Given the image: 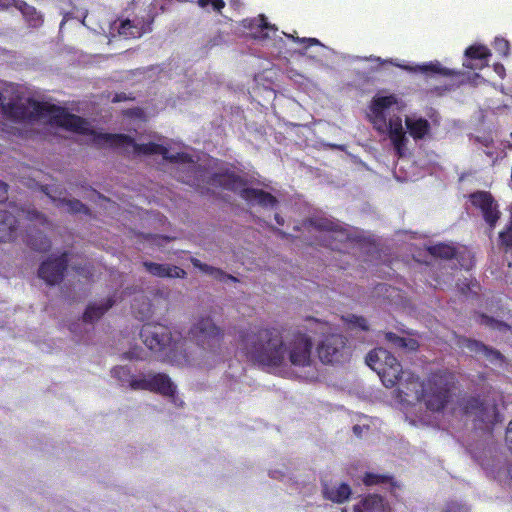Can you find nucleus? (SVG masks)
I'll return each mask as SVG.
<instances>
[{"instance_id":"nucleus-1","label":"nucleus","mask_w":512,"mask_h":512,"mask_svg":"<svg viewBox=\"0 0 512 512\" xmlns=\"http://www.w3.org/2000/svg\"><path fill=\"white\" fill-rule=\"evenodd\" d=\"M3 113L13 119H47L53 125L67 130L86 134L92 143L98 146H110L123 148L133 154H160L164 159L176 162H192L191 157L184 152L171 153L169 149L155 143L137 144L134 139L123 134H108L98 132L91 128L90 124L82 118L67 113L64 109L48 103H40L31 99H20L19 102L1 105Z\"/></svg>"},{"instance_id":"nucleus-2","label":"nucleus","mask_w":512,"mask_h":512,"mask_svg":"<svg viewBox=\"0 0 512 512\" xmlns=\"http://www.w3.org/2000/svg\"><path fill=\"white\" fill-rule=\"evenodd\" d=\"M238 346L251 361L266 367L311 364L313 343L301 332L286 333L276 326H250L239 331Z\"/></svg>"},{"instance_id":"nucleus-3","label":"nucleus","mask_w":512,"mask_h":512,"mask_svg":"<svg viewBox=\"0 0 512 512\" xmlns=\"http://www.w3.org/2000/svg\"><path fill=\"white\" fill-rule=\"evenodd\" d=\"M402 106L393 95L376 96L371 102L369 120L374 129L380 134L386 135L399 157H403L407 151L409 142L406 133L415 140L425 139L430 133L428 120L417 116H406L405 126L399 116Z\"/></svg>"},{"instance_id":"nucleus-4","label":"nucleus","mask_w":512,"mask_h":512,"mask_svg":"<svg viewBox=\"0 0 512 512\" xmlns=\"http://www.w3.org/2000/svg\"><path fill=\"white\" fill-rule=\"evenodd\" d=\"M450 375L447 373L433 374L426 383L419 382L418 378L408 375L403 383L400 393L404 395L403 401L424 400L428 409L439 411L448 403Z\"/></svg>"},{"instance_id":"nucleus-5","label":"nucleus","mask_w":512,"mask_h":512,"mask_svg":"<svg viewBox=\"0 0 512 512\" xmlns=\"http://www.w3.org/2000/svg\"><path fill=\"white\" fill-rule=\"evenodd\" d=\"M141 337L150 350L163 352L172 361L180 363L176 355L181 347L179 332H172L171 328L162 324H146L141 330Z\"/></svg>"},{"instance_id":"nucleus-6","label":"nucleus","mask_w":512,"mask_h":512,"mask_svg":"<svg viewBox=\"0 0 512 512\" xmlns=\"http://www.w3.org/2000/svg\"><path fill=\"white\" fill-rule=\"evenodd\" d=\"M112 375L122 385L128 384L133 390L155 391L166 396H173L176 390L170 378L161 373L131 376L130 371L126 367H116L112 370Z\"/></svg>"},{"instance_id":"nucleus-7","label":"nucleus","mask_w":512,"mask_h":512,"mask_svg":"<svg viewBox=\"0 0 512 512\" xmlns=\"http://www.w3.org/2000/svg\"><path fill=\"white\" fill-rule=\"evenodd\" d=\"M190 336L206 353L215 354L224 337L223 330L210 316H201L190 328Z\"/></svg>"},{"instance_id":"nucleus-8","label":"nucleus","mask_w":512,"mask_h":512,"mask_svg":"<svg viewBox=\"0 0 512 512\" xmlns=\"http://www.w3.org/2000/svg\"><path fill=\"white\" fill-rule=\"evenodd\" d=\"M366 362L377 372L386 387H393L400 380L401 365L387 350L374 349L367 355Z\"/></svg>"},{"instance_id":"nucleus-9","label":"nucleus","mask_w":512,"mask_h":512,"mask_svg":"<svg viewBox=\"0 0 512 512\" xmlns=\"http://www.w3.org/2000/svg\"><path fill=\"white\" fill-rule=\"evenodd\" d=\"M216 181L226 189L239 193L251 204H258L264 208H273L277 204V199L273 195L260 189L246 187L243 180L234 174L221 175Z\"/></svg>"},{"instance_id":"nucleus-10","label":"nucleus","mask_w":512,"mask_h":512,"mask_svg":"<svg viewBox=\"0 0 512 512\" xmlns=\"http://www.w3.org/2000/svg\"><path fill=\"white\" fill-rule=\"evenodd\" d=\"M23 219L37 220L41 224L45 222V218L34 210L18 209L16 207H11V210H2L0 211V241L13 240L16 225Z\"/></svg>"},{"instance_id":"nucleus-11","label":"nucleus","mask_w":512,"mask_h":512,"mask_svg":"<svg viewBox=\"0 0 512 512\" xmlns=\"http://www.w3.org/2000/svg\"><path fill=\"white\" fill-rule=\"evenodd\" d=\"M319 359L323 363H338L348 356L344 338L338 334L327 336L317 348Z\"/></svg>"},{"instance_id":"nucleus-12","label":"nucleus","mask_w":512,"mask_h":512,"mask_svg":"<svg viewBox=\"0 0 512 512\" xmlns=\"http://www.w3.org/2000/svg\"><path fill=\"white\" fill-rule=\"evenodd\" d=\"M66 263L67 259L65 254L61 255L59 258L43 262L39 269V277L50 285L58 283L62 279Z\"/></svg>"},{"instance_id":"nucleus-13","label":"nucleus","mask_w":512,"mask_h":512,"mask_svg":"<svg viewBox=\"0 0 512 512\" xmlns=\"http://www.w3.org/2000/svg\"><path fill=\"white\" fill-rule=\"evenodd\" d=\"M470 199L474 206L481 209L485 220L493 226L499 218V212L491 195L487 192H477L472 194Z\"/></svg>"},{"instance_id":"nucleus-14","label":"nucleus","mask_w":512,"mask_h":512,"mask_svg":"<svg viewBox=\"0 0 512 512\" xmlns=\"http://www.w3.org/2000/svg\"><path fill=\"white\" fill-rule=\"evenodd\" d=\"M143 265L150 274L157 277L184 278L186 275V272L177 266L153 262H144Z\"/></svg>"},{"instance_id":"nucleus-15","label":"nucleus","mask_w":512,"mask_h":512,"mask_svg":"<svg viewBox=\"0 0 512 512\" xmlns=\"http://www.w3.org/2000/svg\"><path fill=\"white\" fill-rule=\"evenodd\" d=\"M469 404L471 406V410L470 407L467 406L465 408L467 414H475L479 420L489 424H493L498 421L495 406L491 405L483 407V405L476 399L469 401Z\"/></svg>"},{"instance_id":"nucleus-16","label":"nucleus","mask_w":512,"mask_h":512,"mask_svg":"<svg viewBox=\"0 0 512 512\" xmlns=\"http://www.w3.org/2000/svg\"><path fill=\"white\" fill-rule=\"evenodd\" d=\"M323 494L325 498L336 502L343 503L351 495V489L349 485L345 483H339L332 486L324 485Z\"/></svg>"},{"instance_id":"nucleus-17","label":"nucleus","mask_w":512,"mask_h":512,"mask_svg":"<svg viewBox=\"0 0 512 512\" xmlns=\"http://www.w3.org/2000/svg\"><path fill=\"white\" fill-rule=\"evenodd\" d=\"M385 339L392 345V347L407 352L415 351L419 347V343L416 339L411 337H400L392 332L386 333Z\"/></svg>"},{"instance_id":"nucleus-18","label":"nucleus","mask_w":512,"mask_h":512,"mask_svg":"<svg viewBox=\"0 0 512 512\" xmlns=\"http://www.w3.org/2000/svg\"><path fill=\"white\" fill-rule=\"evenodd\" d=\"M194 267L201 270L203 273L212 276L214 279L225 282L227 280L237 281V279L229 274H226L221 269L202 263L200 260L193 258L191 260Z\"/></svg>"},{"instance_id":"nucleus-19","label":"nucleus","mask_w":512,"mask_h":512,"mask_svg":"<svg viewBox=\"0 0 512 512\" xmlns=\"http://www.w3.org/2000/svg\"><path fill=\"white\" fill-rule=\"evenodd\" d=\"M119 35L124 38H139L145 33L144 24L140 22H133L131 20H124L118 27Z\"/></svg>"},{"instance_id":"nucleus-20","label":"nucleus","mask_w":512,"mask_h":512,"mask_svg":"<svg viewBox=\"0 0 512 512\" xmlns=\"http://www.w3.org/2000/svg\"><path fill=\"white\" fill-rule=\"evenodd\" d=\"M362 505L363 510L356 506L354 512H390V508L377 495L367 497Z\"/></svg>"},{"instance_id":"nucleus-21","label":"nucleus","mask_w":512,"mask_h":512,"mask_svg":"<svg viewBox=\"0 0 512 512\" xmlns=\"http://www.w3.org/2000/svg\"><path fill=\"white\" fill-rule=\"evenodd\" d=\"M115 303V300L108 299L105 302L95 303L86 309L84 313V320L86 322H93L98 320L112 305Z\"/></svg>"},{"instance_id":"nucleus-22","label":"nucleus","mask_w":512,"mask_h":512,"mask_svg":"<svg viewBox=\"0 0 512 512\" xmlns=\"http://www.w3.org/2000/svg\"><path fill=\"white\" fill-rule=\"evenodd\" d=\"M314 223L316 227H318L320 230L327 231L328 233H330V238L334 240L342 242L345 239H347L346 232L343 229L338 228L337 225H335L334 223L327 219H320L318 221H315Z\"/></svg>"},{"instance_id":"nucleus-23","label":"nucleus","mask_w":512,"mask_h":512,"mask_svg":"<svg viewBox=\"0 0 512 512\" xmlns=\"http://www.w3.org/2000/svg\"><path fill=\"white\" fill-rule=\"evenodd\" d=\"M466 346L471 352H475L476 354H482L486 356L487 358L491 360H498L501 358V355L499 352L489 349L488 347L484 346L480 342L473 341V340H467Z\"/></svg>"},{"instance_id":"nucleus-24","label":"nucleus","mask_w":512,"mask_h":512,"mask_svg":"<svg viewBox=\"0 0 512 512\" xmlns=\"http://www.w3.org/2000/svg\"><path fill=\"white\" fill-rule=\"evenodd\" d=\"M490 55V50L483 45H473L465 51V56L471 59L487 60Z\"/></svg>"},{"instance_id":"nucleus-25","label":"nucleus","mask_w":512,"mask_h":512,"mask_svg":"<svg viewBox=\"0 0 512 512\" xmlns=\"http://www.w3.org/2000/svg\"><path fill=\"white\" fill-rule=\"evenodd\" d=\"M415 70L423 72V73L430 72V73L441 74L444 76H450V75L454 74V72L452 70L442 67L439 62H430L428 64L418 66Z\"/></svg>"},{"instance_id":"nucleus-26","label":"nucleus","mask_w":512,"mask_h":512,"mask_svg":"<svg viewBox=\"0 0 512 512\" xmlns=\"http://www.w3.org/2000/svg\"><path fill=\"white\" fill-rule=\"evenodd\" d=\"M431 254L437 257L450 259L455 255V249L447 244H439L431 247Z\"/></svg>"},{"instance_id":"nucleus-27","label":"nucleus","mask_w":512,"mask_h":512,"mask_svg":"<svg viewBox=\"0 0 512 512\" xmlns=\"http://www.w3.org/2000/svg\"><path fill=\"white\" fill-rule=\"evenodd\" d=\"M53 201L57 202V206L62 207L66 211L69 212H81L84 208L82 203L78 200L71 199H53Z\"/></svg>"},{"instance_id":"nucleus-28","label":"nucleus","mask_w":512,"mask_h":512,"mask_svg":"<svg viewBox=\"0 0 512 512\" xmlns=\"http://www.w3.org/2000/svg\"><path fill=\"white\" fill-rule=\"evenodd\" d=\"M141 298L143 299L141 307L137 308L136 304L134 303L132 304V308L137 311L138 317L140 319H145L149 317L150 314L152 313V308L151 304L149 303V301H147V299L144 296H141Z\"/></svg>"},{"instance_id":"nucleus-29","label":"nucleus","mask_w":512,"mask_h":512,"mask_svg":"<svg viewBox=\"0 0 512 512\" xmlns=\"http://www.w3.org/2000/svg\"><path fill=\"white\" fill-rule=\"evenodd\" d=\"M11 5L18 7L25 15L34 12L32 7L28 6L26 3L20 0H7V3L3 4V7H8Z\"/></svg>"},{"instance_id":"nucleus-30","label":"nucleus","mask_w":512,"mask_h":512,"mask_svg":"<svg viewBox=\"0 0 512 512\" xmlns=\"http://www.w3.org/2000/svg\"><path fill=\"white\" fill-rule=\"evenodd\" d=\"M198 5L201 8H206L208 5H211L214 10L221 11L225 3L223 0H198Z\"/></svg>"},{"instance_id":"nucleus-31","label":"nucleus","mask_w":512,"mask_h":512,"mask_svg":"<svg viewBox=\"0 0 512 512\" xmlns=\"http://www.w3.org/2000/svg\"><path fill=\"white\" fill-rule=\"evenodd\" d=\"M494 49L506 56L509 51V42L503 38H496L494 42Z\"/></svg>"},{"instance_id":"nucleus-32","label":"nucleus","mask_w":512,"mask_h":512,"mask_svg":"<svg viewBox=\"0 0 512 512\" xmlns=\"http://www.w3.org/2000/svg\"><path fill=\"white\" fill-rule=\"evenodd\" d=\"M253 22H255V25L261 29V32L263 30H270L275 32L276 28L269 23H267L266 18L263 15H260L257 19H254Z\"/></svg>"},{"instance_id":"nucleus-33","label":"nucleus","mask_w":512,"mask_h":512,"mask_svg":"<svg viewBox=\"0 0 512 512\" xmlns=\"http://www.w3.org/2000/svg\"><path fill=\"white\" fill-rule=\"evenodd\" d=\"M365 485L371 486L384 481V478L375 474H366L363 479Z\"/></svg>"},{"instance_id":"nucleus-34","label":"nucleus","mask_w":512,"mask_h":512,"mask_svg":"<svg viewBox=\"0 0 512 512\" xmlns=\"http://www.w3.org/2000/svg\"><path fill=\"white\" fill-rule=\"evenodd\" d=\"M347 321L354 325V326H357L359 328H361L362 330H365L367 329V324H366V320L364 318H361V317H357V316H349L347 318Z\"/></svg>"},{"instance_id":"nucleus-35","label":"nucleus","mask_w":512,"mask_h":512,"mask_svg":"<svg viewBox=\"0 0 512 512\" xmlns=\"http://www.w3.org/2000/svg\"><path fill=\"white\" fill-rule=\"evenodd\" d=\"M482 323L487 326H491L492 328L499 329V330L507 328V326L505 324L495 321L493 319H490L489 317H486V316H482Z\"/></svg>"},{"instance_id":"nucleus-36","label":"nucleus","mask_w":512,"mask_h":512,"mask_svg":"<svg viewBox=\"0 0 512 512\" xmlns=\"http://www.w3.org/2000/svg\"><path fill=\"white\" fill-rule=\"evenodd\" d=\"M500 240L506 246L512 245V226L507 231L500 233Z\"/></svg>"},{"instance_id":"nucleus-37","label":"nucleus","mask_w":512,"mask_h":512,"mask_svg":"<svg viewBox=\"0 0 512 512\" xmlns=\"http://www.w3.org/2000/svg\"><path fill=\"white\" fill-rule=\"evenodd\" d=\"M506 442L512 452V420L510 421L506 430Z\"/></svg>"},{"instance_id":"nucleus-38","label":"nucleus","mask_w":512,"mask_h":512,"mask_svg":"<svg viewBox=\"0 0 512 512\" xmlns=\"http://www.w3.org/2000/svg\"><path fill=\"white\" fill-rule=\"evenodd\" d=\"M31 245L34 249L42 251V250H46L47 247H49V242L47 239H44L41 241V243L39 245L35 242H32Z\"/></svg>"},{"instance_id":"nucleus-39","label":"nucleus","mask_w":512,"mask_h":512,"mask_svg":"<svg viewBox=\"0 0 512 512\" xmlns=\"http://www.w3.org/2000/svg\"><path fill=\"white\" fill-rule=\"evenodd\" d=\"M7 198V185L0 181V202Z\"/></svg>"},{"instance_id":"nucleus-40","label":"nucleus","mask_w":512,"mask_h":512,"mask_svg":"<svg viewBox=\"0 0 512 512\" xmlns=\"http://www.w3.org/2000/svg\"><path fill=\"white\" fill-rule=\"evenodd\" d=\"M494 71L501 77L503 78L504 77V74H505V68L502 64H495L494 65Z\"/></svg>"},{"instance_id":"nucleus-41","label":"nucleus","mask_w":512,"mask_h":512,"mask_svg":"<svg viewBox=\"0 0 512 512\" xmlns=\"http://www.w3.org/2000/svg\"><path fill=\"white\" fill-rule=\"evenodd\" d=\"M299 42H308L310 45L319 44V41L316 38H303L298 39Z\"/></svg>"},{"instance_id":"nucleus-42","label":"nucleus","mask_w":512,"mask_h":512,"mask_svg":"<svg viewBox=\"0 0 512 512\" xmlns=\"http://www.w3.org/2000/svg\"><path fill=\"white\" fill-rule=\"evenodd\" d=\"M465 67L467 68H470V69H481L483 66L487 65V63L485 64H482V65H473L471 64L470 62H464L463 64Z\"/></svg>"},{"instance_id":"nucleus-43","label":"nucleus","mask_w":512,"mask_h":512,"mask_svg":"<svg viewBox=\"0 0 512 512\" xmlns=\"http://www.w3.org/2000/svg\"><path fill=\"white\" fill-rule=\"evenodd\" d=\"M353 431H354V433H355L356 435L361 436V434H362V427H361V426H359V425H355V426L353 427Z\"/></svg>"},{"instance_id":"nucleus-44","label":"nucleus","mask_w":512,"mask_h":512,"mask_svg":"<svg viewBox=\"0 0 512 512\" xmlns=\"http://www.w3.org/2000/svg\"><path fill=\"white\" fill-rule=\"evenodd\" d=\"M126 100V97L124 95H116L113 99V102H120Z\"/></svg>"},{"instance_id":"nucleus-45","label":"nucleus","mask_w":512,"mask_h":512,"mask_svg":"<svg viewBox=\"0 0 512 512\" xmlns=\"http://www.w3.org/2000/svg\"><path fill=\"white\" fill-rule=\"evenodd\" d=\"M275 220L279 225L284 224V219L281 216H279L278 214L275 215Z\"/></svg>"},{"instance_id":"nucleus-46","label":"nucleus","mask_w":512,"mask_h":512,"mask_svg":"<svg viewBox=\"0 0 512 512\" xmlns=\"http://www.w3.org/2000/svg\"><path fill=\"white\" fill-rule=\"evenodd\" d=\"M186 361L189 362V363H192V364H196V365H200L201 364V362H199V361H197L195 359H191V360L187 359Z\"/></svg>"},{"instance_id":"nucleus-47","label":"nucleus","mask_w":512,"mask_h":512,"mask_svg":"<svg viewBox=\"0 0 512 512\" xmlns=\"http://www.w3.org/2000/svg\"><path fill=\"white\" fill-rule=\"evenodd\" d=\"M268 36H269L268 32H266L265 34L261 35V37H268ZM256 37H260V35H256Z\"/></svg>"},{"instance_id":"nucleus-48","label":"nucleus","mask_w":512,"mask_h":512,"mask_svg":"<svg viewBox=\"0 0 512 512\" xmlns=\"http://www.w3.org/2000/svg\"><path fill=\"white\" fill-rule=\"evenodd\" d=\"M342 512H347V511L344 509V510H342Z\"/></svg>"}]
</instances>
